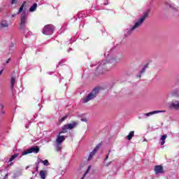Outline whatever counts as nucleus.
Instances as JSON below:
<instances>
[{
	"mask_svg": "<svg viewBox=\"0 0 179 179\" xmlns=\"http://www.w3.org/2000/svg\"><path fill=\"white\" fill-rule=\"evenodd\" d=\"M105 57L108 62L106 60H102L101 62H99L96 64H93L90 66H97L96 71H99V73H103L101 69L104 68V66H110L108 69H106V71H110V68L115 66L116 64H118L122 59V55L120 53H117L115 48L110 49V52H107L105 53Z\"/></svg>",
	"mask_w": 179,
	"mask_h": 179,
	"instance_id": "obj_1",
	"label": "nucleus"
},
{
	"mask_svg": "<svg viewBox=\"0 0 179 179\" xmlns=\"http://www.w3.org/2000/svg\"><path fill=\"white\" fill-rule=\"evenodd\" d=\"M150 13V10H146L140 18L136 20V22L133 26L126 29L125 36H131V34L134 33L136 29H139V27L143 24V22L146 20L147 17H149Z\"/></svg>",
	"mask_w": 179,
	"mask_h": 179,
	"instance_id": "obj_2",
	"label": "nucleus"
},
{
	"mask_svg": "<svg viewBox=\"0 0 179 179\" xmlns=\"http://www.w3.org/2000/svg\"><path fill=\"white\" fill-rule=\"evenodd\" d=\"M26 24H27L26 11H22L20 17V30H21L24 34H26V31H29V29L26 27Z\"/></svg>",
	"mask_w": 179,
	"mask_h": 179,
	"instance_id": "obj_3",
	"label": "nucleus"
},
{
	"mask_svg": "<svg viewBox=\"0 0 179 179\" xmlns=\"http://www.w3.org/2000/svg\"><path fill=\"white\" fill-rule=\"evenodd\" d=\"M99 93V88H94L87 96L83 98V103H88L90 100H93Z\"/></svg>",
	"mask_w": 179,
	"mask_h": 179,
	"instance_id": "obj_4",
	"label": "nucleus"
},
{
	"mask_svg": "<svg viewBox=\"0 0 179 179\" xmlns=\"http://www.w3.org/2000/svg\"><path fill=\"white\" fill-rule=\"evenodd\" d=\"M78 122H72L70 124H64L62 128L61 134H66L68 129H73V128H76Z\"/></svg>",
	"mask_w": 179,
	"mask_h": 179,
	"instance_id": "obj_5",
	"label": "nucleus"
},
{
	"mask_svg": "<svg viewBox=\"0 0 179 179\" xmlns=\"http://www.w3.org/2000/svg\"><path fill=\"white\" fill-rule=\"evenodd\" d=\"M42 33L46 36H51L54 33V26L52 24L45 25L43 29Z\"/></svg>",
	"mask_w": 179,
	"mask_h": 179,
	"instance_id": "obj_6",
	"label": "nucleus"
},
{
	"mask_svg": "<svg viewBox=\"0 0 179 179\" xmlns=\"http://www.w3.org/2000/svg\"><path fill=\"white\" fill-rule=\"evenodd\" d=\"M40 152V148L38 146H32L28 150L22 152L21 156H26V155H30V153H38Z\"/></svg>",
	"mask_w": 179,
	"mask_h": 179,
	"instance_id": "obj_7",
	"label": "nucleus"
},
{
	"mask_svg": "<svg viewBox=\"0 0 179 179\" xmlns=\"http://www.w3.org/2000/svg\"><path fill=\"white\" fill-rule=\"evenodd\" d=\"M166 110H154L152 112H150L148 113H143L141 116H139V118L141 120H146L148 119V117H150V115H154V114H159V113H165Z\"/></svg>",
	"mask_w": 179,
	"mask_h": 179,
	"instance_id": "obj_8",
	"label": "nucleus"
},
{
	"mask_svg": "<svg viewBox=\"0 0 179 179\" xmlns=\"http://www.w3.org/2000/svg\"><path fill=\"white\" fill-rule=\"evenodd\" d=\"M165 5L169 6V8L173 10H178V6H176V4H174V3L171 2L170 0H166Z\"/></svg>",
	"mask_w": 179,
	"mask_h": 179,
	"instance_id": "obj_9",
	"label": "nucleus"
},
{
	"mask_svg": "<svg viewBox=\"0 0 179 179\" xmlns=\"http://www.w3.org/2000/svg\"><path fill=\"white\" fill-rule=\"evenodd\" d=\"M61 132L57 136L56 145H62V142L65 141V136H61Z\"/></svg>",
	"mask_w": 179,
	"mask_h": 179,
	"instance_id": "obj_10",
	"label": "nucleus"
},
{
	"mask_svg": "<svg viewBox=\"0 0 179 179\" xmlns=\"http://www.w3.org/2000/svg\"><path fill=\"white\" fill-rule=\"evenodd\" d=\"M16 82V77L12 76L10 79V89L13 93H15V83Z\"/></svg>",
	"mask_w": 179,
	"mask_h": 179,
	"instance_id": "obj_11",
	"label": "nucleus"
},
{
	"mask_svg": "<svg viewBox=\"0 0 179 179\" xmlns=\"http://www.w3.org/2000/svg\"><path fill=\"white\" fill-rule=\"evenodd\" d=\"M155 174H162V173H163V172H164L163 166H162L160 165L155 166Z\"/></svg>",
	"mask_w": 179,
	"mask_h": 179,
	"instance_id": "obj_12",
	"label": "nucleus"
},
{
	"mask_svg": "<svg viewBox=\"0 0 179 179\" xmlns=\"http://www.w3.org/2000/svg\"><path fill=\"white\" fill-rule=\"evenodd\" d=\"M48 175V171L45 170H41L39 172V176L41 179H45Z\"/></svg>",
	"mask_w": 179,
	"mask_h": 179,
	"instance_id": "obj_13",
	"label": "nucleus"
},
{
	"mask_svg": "<svg viewBox=\"0 0 179 179\" xmlns=\"http://www.w3.org/2000/svg\"><path fill=\"white\" fill-rule=\"evenodd\" d=\"M171 108H174V110H179V101H175L171 103Z\"/></svg>",
	"mask_w": 179,
	"mask_h": 179,
	"instance_id": "obj_14",
	"label": "nucleus"
},
{
	"mask_svg": "<svg viewBox=\"0 0 179 179\" xmlns=\"http://www.w3.org/2000/svg\"><path fill=\"white\" fill-rule=\"evenodd\" d=\"M0 26L2 29H5V27H9V23L7 20H3L0 23Z\"/></svg>",
	"mask_w": 179,
	"mask_h": 179,
	"instance_id": "obj_15",
	"label": "nucleus"
},
{
	"mask_svg": "<svg viewBox=\"0 0 179 179\" xmlns=\"http://www.w3.org/2000/svg\"><path fill=\"white\" fill-rule=\"evenodd\" d=\"M135 135V131H131L129 133V135L127 136V141H131L132 139V138H134Z\"/></svg>",
	"mask_w": 179,
	"mask_h": 179,
	"instance_id": "obj_16",
	"label": "nucleus"
},
{
	"mask_svg": "<svg viewBox=\"0 0 179 179\" xmlns=\"http://www.w3.org/2000/svg\"><path fill=\"white\" fill-rule=\"evenodd\" d=\"M13 160H15V157H11V158H9V159H6L5 160V163H10L8 166H13V164L12 162H13Z\"/></svg>",
	"mask_w": 179,
	"mask_h": 179,
	"instance_id": "obj_17",
	"label": "nucleus"
},
{
	"mask_svg": "<svg viewBox=\"0 0 179 179\" xmlns=\"http://www.w3.org/2000/svg\"><path fill=\"white\" fill-rule=\"evenodd\" d=\"M37 6V3H34V5L30 7L29 12H36Z\"/></svg>",
	"mask_w": 179,
	"mask_h": 179,
	"instance_id": "obj_18",
	"label": "nucleus"
},
{
	"mask_svg": "<svg viewBox=\"0 0 179 179\" xmlns=\"http://www.w3.org/2000/svg\"><path fill=\"white\" fill-rule=\"evenodd\" d=\"M26 5V1H24L21 6L20 7V9L18 10L17 15H20L22 12H23V8H24V6Z\"/></svg>",
	"mask_w": 179,
	"mask_h": 179,
	"instance_id": "obj_19",
	"label": "nucleus"
},
{
	"mask_svg": "<svg viewBox=\"0 0 179 179\" xmlns=\"http://www.w3.org/2000/svg\"><path fill=\"white\" fill-rule=\"evenodd\" d=\"M166 139H167V134H164L161 137V145L163 146L166 143Z\"/></svg>",
	"mask_w": 179,
	"mask_h": 179,
	"instance_id": "obj_20",
	"label": "nucleus"
},
{
	"mask_svg": "<svg viewBox=\"0 0 179 179\" xmlns=\"http://www.w3.org/2000/svg\"><path fill=\"white\" fill-rule=\"evenodd\" d=\"M101 146H103V143L101 142L99 143H98L96 147L94 148V150L96 152H99V150H100V148H101Z\"/></svg>",
	"mask_w": 179,
	"mask_h": 179,
	"instance_id": "obj_21",
	"label": "nucleus"
},
{
	"mask_svg": "<svg viewBox=\"0 0 179 179\" xmlns=\"http://www.w3.org/2000/svg\"><path fill=\"white\" fill-rule=\"evenodd\" d=\"M13 47H15V44L14 43H11L10 45V48H9V50H8V54H12V52H13Z\"/></svg>",
	"mask_w": 179,
	"mask_h": 179,
	"instance_id": "obj_22",
	"label": "nucleus"
},
{
	"mask_svg": "<svg viewBox=\"0 0 179 179\" xmlns=\"http://www.w3.org/2000/svg\"><path fill=\"white\" fill-rule=\"evenodd\" d=\"M39 163H43L44 164V166H50V163L48 162V160L45 159V160H41L39 159Z\"/></svg>",
	"mask_w": 179,
	"mask_h": 179,
	"instance_id": "obj_23",
	"label": "nucleus"
},
{
	"mask_svg": "<svg viewBox=\"0 0 179 179\" xmlns=\"http://www.w3.org/2000/svg\"><path fill=\"white\" fill-rule=\"evenodd\" d=\"M96 153H97L96 151V150H93L90 153L89 157H93L94 156H96Z\"/></svg>",
	"mask_w": 179,
	"mask_h": 179,
	"instance_id": "obj_24",
	"label": "nucleus"
},
{
	"mask_svg": "<svg viewBox=\"0 0 179 179\" xmlns=\"http://www.w3.org/2000/svg\"><path fill=\"white\" fill-rule=\"evenodd\" d=\"M62 149V147L61 146V144H56V150L57 152H61Z\"/></svg>",
	"mask_w": 179,
	"mask_h": 179,
	"instance_id": "obj_25",
	"label": "nucleus"
},
{
	"mask_svg": "<svg viewBox=\"0 0 179 179\" xmlns=\"http://www.w3.org/2000/svg\"><path fill=\"white\" fill-rule=\"evenodd\" d=\"M92 169V166H90L88 167V169H87V171H85V173L83 175V177L81 179L85 178V177H86V174H87V173H89V171H90V169Z\"/></svg>",
	"mask_w": 179,
	"mask_h": 179,
	"instance_id": "obj_26",
	"label": "nucleus"
},
{
	"mask_svg": "<svg viewBox=\"0 0 179 179\" xmlns=\"http://www.w3.org/2000/svg\"><path fill=\"white\" fill-rule=\"evenodd\" d=\"M146 68H148V66L146 65L143 67L142 70L140 71V75L145 73V71H146Z\"/></svg>",
	"mask_w": 179,
	"mask_h": 179,
	"instance_id": "obj_27",
	"label": "nucleus"
},
{
	"mask_svg": "<svg viewBox=\"0 0 179 179\" xmlns=\"http://www.w3.org/2000/svg\"><path fill=\"white\" fill-rule=\"evenodd\" d=\"M66 118H68V115H65L64 117H62L60 120H59V122H64V121H65V120H66Z\"/></svg>",
	"mask_w": 179,
	"mask_h": 179,
	"instance_id": "obj_28",
	"label": "nucleus"
},
{
	"mask_svg": "<svg viewBox=\"0 0 179 179\" xmlns=\"http://www.w3.org/2000/svg\"><path fill=\"white\" fill-rule=\"evenodd\" d=\"M38 164H40V159H38L37 160V162H36V171H38Z\"/></svg>",
	"mask_w": 179,
	"mask_h": 179,
	"instance_id": "obj_29",
	"label": "nucleus"
},
{
	"mask_svg": "<svg viewBox=\"0 0 179 179\" xmlns=\"http://www.w3.org/2000/svg\"><path fill=\"white\" fill-rule=\"evenodd\" d=\"M17 3V0H11V5H15Z\"/></svg>",
	"mask_w": 179,
	"mask_h": 179,
	"instance_id": "obj_30",
	"label": "nucleus"
},
{
	"mask_svg": "<svg viewBox=\"0 0 179 179\" xmlns=\"http://www.w3.org/2000/svg\"><path fill=\"white\" fill-rule=\"evenodd\" d=\"M108 160V157H106L105 159H104L106 166H108V164H110V163L106 164Z\"/></svg>",
	"mask_w": 179,
	"mask_h": 179,
	"instance_id": "obj_31",
	"label": "nucleus"
},
{
	"mask_svg": "<svg viewBox=\"0 0 179 179\" xmlns=\"http://www.w3.org/2000/svg\"><path fill=\"white\" fill-rule=\"evenodd\" d=\"M81 121H82L83 122H87V119H86V118H82V119H81Z\"/></svg>",
	"mask_w": 179,
	"mask_h": 179,
	"instance_id": "obj_32",
	"label": "nucleus"
},
{
	"mask_svg": "<svg viewBox=\"0 0 179 179\" xmlns=\"http://www.w3.org/2000/svg\"><path fill=\"white\" fill-rule=\"evenodd\" d=\"M11 157H19V153H16L14 155L11 156Z\"/></svg>",
	"mask_w": 179,
	"mask_h": 179,
	"instance_id": "obj_33",
	"label": "nucleus"
},
{
	"mask_svg": "<svg viewBox=\"0 0 179 179\" xmlns=\"http://www.w3.org/2000/svg\"><path fill=\"white\" fill-rule=\"evenodd\" d=\"M9 61H10V58H8L6 62V64H9Z\"/></svg>",
	"mask_w": 179,
	"mask_h": 179,
	"instance_id": "obj_34",
	"label": "nucleus"
},
{
	"mask_svg": "<svg viewBox=\"0 0 179 179\" xmlns=\"http://www.w3.org/2000/svg\"><path fill=\"white\" fill-rule=\"evenodd\" d=\"M8 176H9V174H8V173H6V174L5 175V176H4V178H3V179H6V178H8Z\"/></svg>",
	"mask_w": 179,
	"mask_h": 179,
	"instance_id": "obj_35",
	"label": "nucleus"
},
{
	"mask_svg": "<svg viewBox=\"0 0 179 179\" xmlns=\"http://www.w3.org/2000/svg\"><path fill=\"white\" fill-rule=\"evenodd\" d=\"M0 114H5V110L1 109Z\"/></svg>",
	"mask_w": 179,
	"mask_h": 179,
	"instance_id": "obj_36",
	"label": "nucleus"
},
{
	"mask_svg": "<svg viewBox=\"0 0 179 179\" xmlns=\"http://www.w3.org/2000/svg\"><path fill=\"white\" fill-rule=\"evenodd\" d=\"M141 75H142V74H141V73H140L138 75H137V78H141Z\"/></svg>",
	"mask_w": 179,
	"mask_h": 179,
	"instance_id": "obj_37",
	"label": "nucleus"
},
{
	"mask_svg": "<svg viewBox=\"0 0 179 179\" xmlns=\"http://www.w3.org/2000/svg\"><path fill=\"white\" fill-rule=\"evenodd\" d=\"M0 108H1V109L3 108V105L1 104L0 105Z\"/></svg>",
	"mask_w": 179,
	"mask_h": 179,
	"instance_id": "obj_38",
	"label": "nucleus"
},
{
	"mask_svg": "<svg viewBox=\"0 0 179 179\" xmlns=\"http://www.w3.org/2000/svg\"><path fill=\"white\" fill-rule=\"evenodd\" d=\"M90 160H92V157H89L87 159L88 162H90Z\"/></svg>",
	"mask_w": 179,
	"mask_h": 179,
	"instance_id": "obj_39",
	"label": "nucleus"
},
{
	"mask_svg": "<svg viewBox=\"0 0 179 179\" xmlns=\"http://www.w3.org/2000/svg\"><path fill=\"white\" fill-rule=\"evenodd\" d=\"M3 69L1 70V71H0V75H1V73H3Z\"/></svg>",
	"mask_w": 179,
	"mask_h": 179,
	"instance_id": "obj_40",
	"label": "nucleus"
},
{
	"mask_svg": "<svg viewBox=\"0 0 179 179\" xmlns=\"http://www.w3.org/2000/svg\"><path fill=\"white\" fill-rule=\"evenodd\" d=\"M15 16H16V14L12 15V17H15Z\"/></svg>",
	"mask_w": 179,
	"mask_h": 179,
	"instance_id": "obj_41",
	"label": "nucleus"
},
{
	"mask_svg": "<svg viewBox=\"0 0 179 179\" xmlns=\"http://www.w3.org/2000/svg\"><path fill=\"white\" fill-rule=\"evenodd\" d=\"M71 50H72V49L70 48L69 50H67V52H69Z\"/></svg>",
	"mask_w": 179,
	"mask_h": 179,
	"instance_id": "obj_42",
	"label": "nucleus"
},
{
	"mask_svg": "<svg viewBox=\"0 0 179 179\" xmlns=\"http://www.w3.org/2000/svg\"><path fill=\"white\" fill-rule=\"evenodd\" d=\"M26 169H29V166H27V168H26Z\"/></svg>",
	"mask_w": 179,
	"mask_h": 179,
	"instance_id": "obj_43",
	"label": "nucleus"
},
{
	"mask_svg": "<svg viewBox=\"0 0 179 179\" xmlns=\"http://www.w3.org/2000/svg\"><path fill=\"white\" fill-rule=\"evenodd\" d=\"M106 157H108V155H107Z\"/></svg>",
	"mask_w": 179,
	"mask_h": 179,
	"instance_id": "obj_44",
	"label": "nucleus"
},
{
	"mask_svg": "<svg viewBox=\"0 0 179 179\" xmlns=\"http://www.w3.org/2000/svg\"><path fill=\"white\" fill-rule=\"evenodd\" d=\"M0 12H1V10H0Z\"/></svg>",
	"mask_w": 179,
	"mask_h": 179,
	"instance_id": "obj_45",
	"label": "nucleus"
}]
</instances>
